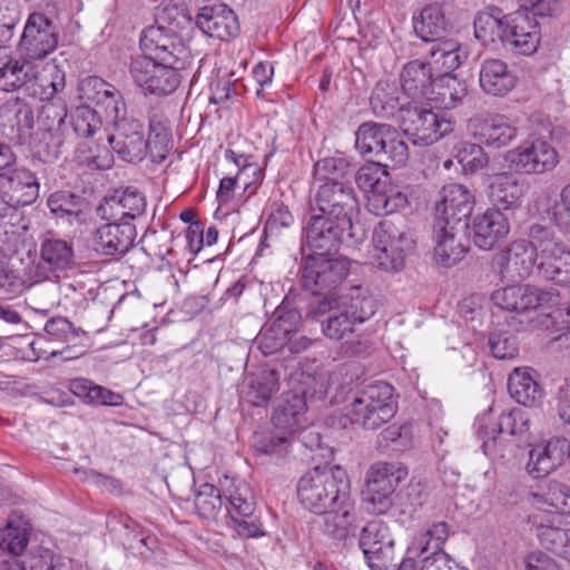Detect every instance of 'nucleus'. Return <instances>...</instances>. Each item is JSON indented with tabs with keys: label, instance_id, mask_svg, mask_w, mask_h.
<instances>
[{
	"label": "nucleus",
	"instance_id": "20e7f679",
	"mask_svg": "<svg viewBox=\"0 0 570 570\" xmlns=\"http://www.w3.org/2000/svg\"><path fill=\"white\" fill-rule=\"evenodd\" d=\"M41 87L51 89L38 115V124L43 131L41 141L47 146L48 157L57 158L62 153V147L68 139L66 125L68 109L62 99H52V96L65 88V79L57 71V76L52 79L42 78Z\"/></svg>",
	"mask_w": 570,
	"mask_h": 570
},
{
	"label": "nucleus",
	"instance_id": "412c9836",
	"mask_svg": "<svg viewBox=\"0 0 570 570\" xmlns=\"http://www.w3.org/2000/svg\"><path fill=\"white\" fill-rule=\"evenodd\" d=\"M469 129L480 144L500 149L518 135L517 127L504 115H479L469 120Z\"/></svg>",
	"mask_w": 570,
	"mask_h": 570
},
{
	"label": "nucleus",
	"instance_id": "bf43d9fd",
	"mask_svg": "<svg viewBox=\"0 0 570 570\" xmlns=\"http://www.w3.org/2000/svg\"><path fill=\"white\" fill-rule=\"evenodd\" d=\"M360 547L371 569H380V561L389 559L392 553L393 541L383 542L379 537H361Z\"/></svg>",
	"mask_w": 570,
	"mask_h": 570
},
{
	"label": "nucleus",
	"instance_id": "dca6fc26",
	"mask_svg": "<svg viewBox=\"0 0 570 570\" xmlns=\"http://www.w3.org/2000/svg\"><path fill=\"white\" fill-rule=\"evenodd\" d=\"M112 150L127 163H139L149 154L144 124L136 118L116 121L115 132L108 137Z\"/></svg>",
	"mask_w": 570,
	"mask_h": 570
},
{
	"label": "nucleus",
	"instance_id": "a878e982",
	"mask_svg": "<svg viewBox=\"0 0 570 570\" xmlns=\"http://www.w3.org/2000/svg\"><path fill=\"white\" fill-rule=\"evenodd\" d=\"M197 27L208 37L228 40L237 36L239 24L234 11L224 3L205 6L196 14Z\"/></svg>",
	"mask_w": 570,
	"mask_h": 570
},
{
	"label": "nucleus",
	"instance_id": "f257e3e1",
	"mask_svg": "<svg viewBox=\"0 0 570 570\" xmlns=\"http://www.w3.org/2000/svg\"><path fill=\"white\" fill-rule=\"evenodd\" d=\"M350 490V479L343 468L315 466L299 479L297 497L306 509L321 514L314 524L324 525V534H348Z\"/></svg>",
	"mask_w": 570,
	"mask_h": 570
},
{
	"label": "nucleus",
	"instance_id": "79ce46f5",
	"mask_svg": "<svg viewBox=\"0 0 570 570\" xmlns=\"http://www.w3.org/2000/svg\"><path fill=\"white\" fill-rule=\"evenodd\" d=\"M33 61L30 59H10L0 67V89L13 91L35 77Z\"/></svg>",
	"mask_w": 570,
	"mask_h": 570
},
{
	"label": "nucleus",
	"instance_id": "c03bdc74",
	"mask_svg": "<svg viewBox=\"0 0 570 570\" xmlns=\"http://www.w3.org/2000/svg\"><path fill=\"white\" fill-rule=\"evenodd\" d=\"M508 17L499 18L491 12H480L474 19V35L483 45L500 42L503 46Z\"/></svg>",
	"mask_w": 570,
	"mask_h": 570
},
{
	"label": "nucleus",
	"instance_id": "09e8293b",
	"mask_svg": "<svg viewBox=\"0 0 570 570\" xmlns=\"http://www.w3.org/2000/svg\"><path fill=\"white\" fill-rule=\"evenodd\" d=\"M337 303L354 324L363 323L374 314L373 299L362 296L360 288H352L350 294L340 295Z\"/></svg>",
	"mask_w": 570,
	"mask_h": 570
},
{
	"label": "nucleus",
	"instance_id": "6e6d98bb",
	"mask_svg": "<svg viewBox=\"0 0 570 570\" xmlns=\"http://www.w3.org/2000/svg\"><path fill=\"white\" fill-rule=\"evenodd\" d=\"M294 224V217L283 203L274 202L268 209L267 219L264 227L266 237H278L283 230L291 228Z\"/></svg>",
	"mask_w": 570,
	"mask_h": 570
},
{
	"label": "nucleus",
	"instance_id": "c9c22d12",
	"mask_svg": "<svg viewBox=\"0 0 570 570\" xmlns=\"http://www.w3.org/2000/svg\"><path fill=\"white\" fill-rule=\"evenodd\" d=\"M390 128L387 124L364 122L356 130L355 147L363 157L379 163L382 142Z\"/></svg>",
	"mask_w": 570,
	"mask_h": 570
},
{
	"label": "nucleus",
	"instance_id": "f704fd0d",
	"mask_svg": "<svg viewBox=\"0 0 570 570\" xmlns=\"http://www.w3.org/2000/svg\"><path fill=\"white\" fill-rule=\"evenodd\" d=\"M533 502L542 508H552L560 514H570V488L559 481H543L532 493Z\"/></svg>",
	"mask_w": 570,
	"mask_h": 570
},
{
	"label": "nucleus",
	"instance_id": "774afa93",
	"mask_svg": "<svg viewBox=\"0 0 570 570\" xmlns=\"http://www.w3.org/2000/svg\"><path fill=\"white\" fill-rule=\"evenodd\" d=\"M551 216L559 228L570 232V184L561 189L560 199L551 208Z\"/></svg>",
	"mask_w": 570,
	"mask_h": 570
},
{
	"label": "nucleus",
	"instance_id": "6e6552de",
	"mask_svg": "<svg viewBox=\"0 0 570 570\" xmlns=\"http://www.w3.org/2000/svg\"><path fill=\"white\" fill-rule=\"evenodd\" d=\"M183 65L155 60L142 55L132 58L129 72L144 95L167 96L178 88L181 80L179 69Z\"/></svg>",
	"mask_w": 570,
	"mask_h": 570
},
{
	"label": "nucleus",
	"instance_id": "ea45409f",
	"mask_svg": "<svg viewBox=\"0 0 570 570\" xmlns=\"http://www.w3.org/2000/svg\"><path fill=\"white\" fill-rule=\"evenodd\" d=\"M71 392L83 399L87 403L92 405L118 406L124 402L121 394L112 392L111 390L96 385L85 379H75L70 383Z\"/></svg>",
	"mask_w": 570,
	"mask_h": 570
},
{
	"label": "nucleus",
	"instance_id": "58836bf2",
	"mask_svg": "<svg viewBox=\"0 0 570 570\" xmlns=\"http://www.w3.org/2000/svg\"><path fill=\"white\" fill-rule=\"evenodd\" d=\"M508 391L519 404L533 406L542 397V390L525 370L515 368L508 380Z\"/></svg>",
	"mask_w": 570,
	"mask_h": 570
},
{
	"label": "nucleus",
	"instance_id": "864d4df0",
	"mask_svg": "<svg viewBox=\"0 0 570 570\" xmlns=\"http://www.w3.org/2000/svg\"><path fill=\"white\" fill-rule=\"evenodd\" d=\"M194 502L195 509L202 518H214L223 504L220 490L213 484L204 483L195 495Z\"/></svg>",
	"mask_w": 570,
	"mask_h": 570
},
{
	"label": "nucleus",
	"instance_id": "f3484780",
	"mask_svg": "<svg viewBox=\"0 0 570 570\" xmlns=\"http://www.w3.org/2000/svg\"><path fill=\"white\" fill-rule=\"evenodd\" d=\"M139 42L145 55L155 60L169 63L183 62L185 46L181 38L170 27H164L160 23L149 26L142 30Z\"/></svg>",
	"mask_w": 570,
	"mask_h": 570
},
{
	"label": "nucleus",
	"instance_id": "aec40b11",
	"mask_svg": "<svg viewBox=\"0 0 570 570\" xmlns=\"http://www.w3.org/2000/svg\"><path fill=\"white\" fill-rule=\"evenodd\" d=\"M540 42L539 24L528 11L508 16L503 48L514 53L529 56L535 52Z\"/></svg>",
	"mask_w": 570,
	"mask_h": 570
},
{
	"label": "nucleus",
	"instance_id": "4468645a",
	"mask_svg": "<svg viewBox=\"0 0 570 570\" xmlns=\"http://www.w3.org/2000/svg\"><path fill=\"white\" fill-rule=\"evenodd\" d=\"M223 495L230 504L229 528L238 534H266L258 518L253 514L255 503L249 487L245 482L233 487L223 485Z\"/></svg>",
	"mask_w": 570,
	"mask_h": 570
},
{
	"label": "nucleus",
	"instance_id": "1a4fd4ad",
	"mask_svg": "<svg viewBox=\"0 0 570 570\" xmlns=\"http://www.w3.org/2000/svg\"><path fill=\"white\" fill-rule=\"evenodd\" d=\"M348 274L345 258L307 256L305 258L301 283L304 291L312 295L336 294V289Z\"/></svg>",
	"mask_w": 570,
	"mask_h": 570
},
{
	"label": "nucleus",
	"instance_id": "c85d7f7f",
	"mask_svg": "<svg viewBox=\"0 0 570 570\" xmlns=\"http://www.w3.org/2000/svg\"><path fill=\"white\" fill-rule=\"evenodd\" d=\"M434 75L429 63L419 59L409 61L400 75L403 92L412 99H432L436 82Z\"/></svg>",
	"mask_w": 570,
	"mask_h": 570
},
{
	"label": "nucleus",
	"instance_id": "6ab92c4d",
	"mask_svg": "<svg viewBox=\"0 0 570 570\" xmlns=\"http://www.w3.org/2000/svg\"><path fill=\"white\" fill-rule=\"evenodd\" d=\"M474 196L461 184H449L441 190V200L435 205L434 224L458 226L471 216Z\"/></svg>",
	"mask_w": 570,
	"mask_h": 570
},
{
	"label": "nucleus",
	"instance_id": "b1692460",
	"mask_svg": "<svg viewBox=\"0 0 570 570\" xmlns=\"http://www.w3.org/2000/svg\"><path fill=\"white\" fill-rule=\"evenodd\" d=\"M2 200L17 208L32 204L39 196V183L32 171L17 165L0 179Z\"/></svg>",
	"mask_w": 570,
	"mask_h": 570
},
{
	"label": "nucleus",
	"instance_id": "0e129e2a",
	"mask_svg": "<svg viewBox=\"0 0 570 570\" xmlns=\"http://www.w3.org/2000/svg\"><path fill=\"white\" fill-rule=\"evenodd\" d=\"M489 346L492 355L499 360H511L519 353L517 338L508 332L492 333Z\"/></svg>",
	"mask_w": 570,
	"mask_h": 570
},
{
	"label": "nucleus",
	"instance_id": "9b49d317",
	"mask_svg": "<svg viewBox=\"0 0 570 570\" xmlns=\"http://www.w3.org/2000/svg\"><path fill=\"white\" fill-rule=\"evenodd\" d=\"M58 27L42 12L29 14L19 41V53L23 59L42 60L58 46Z\"/></svg>",
	"mask_w": 570,
	"mask_h": 570
},
{
	"label": "nucleus",
	"instance_id": "bb28decb",
	"mask_svg": "<svg viewBox=\"0 0 570 570\" xmlns=\"http://www.w3.org/2000/svg\"><path fill=\"white\" fill-rule=\"evenodd\" d=\"M473 243L480 249L490 250L510 232L508 217L500 209H488L476 215L472 224Z\"/></svg>",
	"mask_w": 570,
	"mask_h": 570
},
{
	"label": "nucleus",
	"instance_id": "7ed1b4c3",
	"mask_svg": "<svg viewBox=\"0 0 570 570\" xmlns=\"http://www.w3.org/2000/svg\"><path fill=\"white\" fill-rule=\"evenodd\" d=\"M529 237L537 249V272L548 282L570 287V249L556 237L553 230L533 224Z\"/></svg>",
	"mask_w": 570,
	"mask_h": 570
},
{
	"label": "nucleus",
	"instance_id": "7c9ffc66",
	"mask_svg": "<svg viewBox=\"0 0 570 570\" xmlns=\"http://www.w3.org/2000/svg\"><path fill=\"white\" fill-rule=\"evenodd\" d=\"M33 127L31 107L20 100L8 101L0 108V134L10 140H20Z\"/></svg>",
	"mask_w": 570,
	"mask_h": 570
},
{
	"label": "nucleus",
	"instance_id": "8fccbe9b",
	"mask_svg": "<svg viewBox=\"0 0 570 570\" xmlns=\"http://www.w3.org/2000/svg\"><path fill=\"white\" fill-rule=\"evenodd\" d=\"M47 205L57 218L67 219L69 223L78 220L81 214V198L71 193H53L49 196Z\"/></svg>",
	"mask_w": 570,
	"mask_h": 570
},
{
	"label": "nucleus",
	"instance_id": "cd10ccee",
	"mask_svg": "<svg viewBox=\"0 0 570 570\" xmlns=\"http://www.w3.org/2000/svg\"><path fill=\"white\" fill-rule=\"evenodd\" d=\"M570 451V442L566 438H552L543 445L530 451L528 469L534 478H542L562 464Z\"/></svg>",
	"mask_w": 570,
	"mask_h": 570
},
{
	"label": "nucleus",
	"instance_id": "39448f33",
	"mask_svg": "<svg viewBox=\"0 0 570 570\" xmlns=\"http://www.w3.org/2000/svg\"><path fill=\"white\" fill-rule=\"evenodd\" d=\"M396 124L414 144L432 145L453 131V121L415 102L402 105Z\"/></svg>",
	"mask_w": 570,
	"mask_h": 570
},
{
	"label": "nucleus",
	"instance_id": "4be33fe9",
	"mask_svg": "<svg viewBox=\"0 0 570 570\" xmlns=\"http://www.w3.org/2000/svg\"><path fill=\"white\" fill-rule=\"evenodd\" d=\"M146 205L142 193L134 187H126L105 197L96 212L104 220L128 222L141 216L146 210Z\"/></svg>",
	"mask_w": 570,
	"mask_h": 570
},
{
	"label": "nucleus",
	"instance_id": "de8ad7c7",
	"mask_svg": "<svg viewBox=\"0 0 570 570\" xmlns=\"http://www.w3.org/2000/svg\"><path fill=\"white\" fill-rule=\"evenodd\" d=\"M146 140L149 145L151 160L155 163L164 161L171 148V131L167 121L153 117L149 121V136Z\"/></svg>",
	"mask_w": 570,
	"mask_h": 570
},
{
	"label": "nucleus",
	"instance_id": "680f3d73",
	"mask_svg": "<svg viewBox=\"0 0 570 570\" xmlns=\"http://www.w3.org/2000/svg\"><path fill=\"white\" fill-rule=\"evenodd\" d=\"M406 203V198L401 193H394V195H387L381 190V187L368 193L367 206L376 215L392 214L399 207Z\"/></svg>",
	"mask_w": 570,
	"mask_h": 570
},
{
	"label": "nucleus",
	"instance_id": "a18cd8bd",
	"mask_svg": "<svg viewBox=\"0 0 570 570\" xmlns=\"http://www.w3.org/2000/svg\"><path fill=\"white\" fill-rule=\"evenodd\" d=\"M468 89L464 82L453 75H444L436 78L434 94L431 100H436L445 108L456 107L466 96Z\"/></svg>",
	"mask_w": 570,
	"mask_h": 570
},
{
	"label": "nucleus",
	"instance_id": "393cba45",
	"mask_svg": "<svg viewBox=\"0 0 570 570\" xmlns=\"http://www.w3.org/2000/svg\"><path fill=\"white\" fill-rule=\"evenodd\" d=\"M39 255V268H43L56 277L76 266L72 242L59 238L52 233L42 236Z\"/></svg>",
	"mask_w": 570,
	"mask_h": 570
},
{
	"label": "nucleus",
	"instance_id": "a19ab883",
	"mask_svg": "<svg viewBox=\"0 0 570 570\" xmlns=\"http://www.w3.org/2000/svg\"><path fill=\"white\" fill-rule=\"evenodd\" d=\"M278 389V373L275 370H263L250 377L245 397L250 404L261 406L266 404Z\"/></svg>",
	"mask_w": 570,
	"mask_h": 570
},
{
	"label": "nucleus",
	"instance_id": "13d9d810",
	"mask_svg": "<svg viewBox=\"0 0 570 570\" xmlns=\"http://www.w3.org/2000/svg\"><path fill=\"white\" fill-rule=\"evenodd\" d=\"M530 420L525 411L513 409L508 413H502L498 422L492 426L498 434L508 433L509 435H523L529 431Z\"/></svg>",
	"mask_w": 570,
	"mask_h": 570
},
{
	"label": "nucleus",
	"instance_id": "338daca9",
	"mask_svg": "<svg viewBox=\"0 0 570 570\" xmlns=\"http://www.w3.org/2000/svg\"><path fill=\"white\" fill-rule=\"evenodd\" d=\"M465 171L475 173L488 165L489 158L479 144H465L458 155Z\"/></svg>",
	"mask_w": 570,
	"mask_h": 570
},
{
	"label": "nucleus",
	"instance_id": "603ef678",
	"mask_svg": "<svg viewBox=\"0 0 570 570\" xmlns=\"http://www.w3.org/2000/svg\"><path fill=\"white\" fill-rule=\"evenodd\" d=\"M425 538L426 537L414 538V540H422L428 544V551L420 558H416L419 570H468L456 564L446 553L439 549V543L434 547L433 551L430 552V542L425 541Z\"/></svg>",
	"mask_w": 570,
	"mask_h": 570
},
{
	"label": "nucleus",
	"instance_id": "ddd939ff",
	"mask_svg": "<svg viewBox=\"0 0 570 570\" xmlns=\"http://www.w3.org/2000/svg\"><path fill=\"white\" fill-rule=\"evenodd\" d=\"M353 226H343L342 222L326 215H313L304 228V246L311 256H328L338 252L344 237H352Z\"/></svg>",
	"mask_w": 570,
	"mask_h": 570
},
{
	"label": "nucleus",
	"instance_id": "e433bc0d",
	"mask_svg": "<svg viewBox=\"0 0 570 570\" xmlns=\"http://www.w3.org/2000/svg\"><path fill=\"white\" fill-rule=\"evenodd\" d=\"M415 33L425 42H433L441 38L446 29V20L440 6L424 7L417 17L413 18Z\"/></svg>",
	"mask_w": 570,
	"mask_h": 570
},
{
	"label": "nucleus",
	"instance_id": "f03ea898",
	"mask_svg": "<svg viewBox=\"0 0 570 570\" xmlns=\"http://www.w3.org/2000/svg\"><path fill=\"white\" fill-rule=\"evenodd\" d=\"M393 386L386 382H375L353 393L344 416L365 430H376L389 422L396 413Z\"/></svg>",
	"mask_w": 570,
	"mask_h": 570
},
{
	"label": "nucleus",
	"instance_id": "423d86ee",
	"mask_svg": "<svg viewBox=\"0 0 570 570\" xmlns=\"http://www.w3.org/2000/svg\"><path fill=\"white\" fill-rule=\"evenodd\" d=\"M402 219H383L373 230V258L379 268L399 272L405 265V256L413 248L414 239L404 229Z\"/></svg>",
	"mask_w": 570,
	"mask_h": 570
},
{
	"label": "nucleus",
	"instance_id": "0eeeda50",
	"mask_svg": "<svg viewBox=\"0 0 570 570\" xmlns=\"http://www.w3.org/2000/svg\"><path fill=\"white\" fill-rule=\"evenodd\" d=\"M407 476V469L396 462H375L366 473L363 503L370 513L382 514L392 507L396 487Z\"/></svg>",
	"mask_w": 570,
	"mask_h": 570
},
{
	"label": "nucleus",
	"instance_id": "052dcab7",
	"mask_svg": "<svg viewBox=\"0 0 570 570\" xmlns=\"http://www.w3.org/2000/svg\"><path fill=\"white\" fill-rule=\"evenodd\" d=\"M293 442L294 435H263L255 442V451L259 454H265L276 460H281L288 454Z\"/></svg>",
	"mask_w": 570,
	"mask_h": 570
},
{
	"label": "nucleus",
	"instance_id": "f8f14e48",
	"mask_svg": "<svg viewBox=\"0 0 570 570\" xmlns=\"http://www.w3.org/2000/svg\"><path fill=\"white\" fill-rule=\"evenodd\" d=\"M315 203L321 215L342 222L343 226H353V219L360 212L356 194L342 180H327L316 193Z\"/></svg>",
	"mask_w": 570,
	"mask_h": 570
},
{
	"label": "nucleus",
	"instance_id": "69168bd1",
	"mask_svg": "<svg viewBox=\"0 0 570 570\" xmlns=\"http://www.w3.org/2000/svg\"><path fill=\"white\" fill-rule=\"evenodd\" d=\"M289 336L282 332V327L278 324L271 323L259 336V348L265 355H271L287 345Z\"/></svg>",
	"mask_w": 570,
	"mask_h": 570
},
{
	"label": "nucleus",
	"instance_id": "3c124183",
	"mask_svg": "<svg viewBox=\"0 0 570 570\" xmlns=\"http://www.w3.org/2000/svg\"><path fill=\"white\" fill-rule=\"evenodd\" d=\"M102 126L98 111L88 105L78 106L71 112L72 131L78 137L88 138L94 136Z\"/></svg>",
	"mask_w": 570,
	"mask_h": 570
},
{
	"label": "nucleus",
	"instance_id": "37998d69",
	"mask_svg": "<svg viewBox=\"0 0 570 570\" xmlns=\"http://www.w3.org/2000/svg\"><path fill=\"white\" fill-rule=\"evenodd\" d=\"M409 159V148L400 132L390 125L384 141L382 142L379 163L382 167H401Z\"/></svg>",
	"mask_w": 570,
	"mask_h": 570
},
{
	"label": "nucleus",
	"instance_id": "e2e57ef3",
	"mask_svg": "<svg viewBox=\"0 0 570 570\" xmlns=\"http://www.w3.org/2000/svg\"><path fill=\"white\" fill-rule=\"evenodd\" d=\"M350 164L341 156L326 157L314 165V174L318 180L327 181L344 177L348 171Z\"/></svg>",
	"mask_w": 570,
	"mask_h": 570
},
{
	"label": "nucleus",
	"instance_id": "72a5a7b5",
	"mask_svg": "<svg viewBox=\"0 0 570 570\" xmlns=\"http://www.w3.org/2000/svg\"><path fill=\"white\" fill-rule=\"evenodd\" d=\"M307 410L305 391L294 389L283 394L282 403L275 410L273 421L276 426L293 430L301 425Z\"/></svg>",
	"mask_w": 570,
	"mask_h": 570
},
{
	"label": "nucleus",
	"instance_id": "49530a36",
	"mask_svg": "<svg viewBox=\"0 0 570 570\" xmlns=\"http://www.w3.org/2000/svg\"><path fill=\"white\" fill-rule=\"evenodd\" d=\"M482 439V450L487 456L497 462L509 461L514 455V444L505 441L503 434H498L495 428H479Z\"/></svg>",
	"mask_w": 570,
	"mask_h": 570
},
{
	"label": "nucleus",
	"instance_id": "473e14b6",
	"mask_svg": "<svg viewBox=\"0 0 570 570\" xmlns=\"http://www.w3.org/2000/svg\"><path fill=\"white\" fill-rule=\"evenodd\" d=\"M434 259L443 267H452L465 255V247L456 238V226L434 224Z\"/></svg>",
	"mask_w": 570,
	"mask_h": 570
},
{
	"label": "nucleus",
	"instance_id": "5fc2aeb1",
	"mask_svg": "<svg viewBox=\"0 0 570 570\" xmlns=\"http://www.w3.org/2000/svg\"><path fill=\"white\" fill-rule=\"evenodd\" d=\"M354 325L337 303L334 311L322 320V332L326 337L338 341L353 333Z\"/></svg>",
	"mask_w": 570,
	"mask_h": 570
},
{
	"label": "nucleus",
	"instance_id": "4d7b16f0",
	"mask_svg": "<svg viewBox=\"0 0 570 570\" xmlns=\"http://www.w3.org/2000/svg\"><path fill=\"white\" fill-rule=\"evenodd\" d=\"M112 86L97 76L87 77L79 82V99L83 101V105L95 104L98 107L107 97V94L110 92Z\"/></svg>",
	"mask_w": 570,
	"mask_h": 570
},
{
	"label": "nucleus",
	"instance_id": "5701e85b",
	"mask_svg": "<svg viewBox=\"0 0 570 570\" xmlns=\"http://www.w3.org/2000/svg\"><path fill=\"white\" fill-rule=\"evenodd\" d=\"M94 233V249L104 256H121L126 254L135 243L136 227L129 222L106 220Z\"/></svg>",
	"mask_w": 570,
	"mask_h": 570
},
{
	"label": "nucleus",
	"instance_id": "2eb2a0df",
	"mask_svg": "<svg viewBox=\"0 0 570 570\" xmlns=\"http://www.w3.org/2000/svg\"><path fill=\"white\" fill-rule=\"evenodd\" d=\"M491 301L501 309L524 313L551 306L557 302V295L531 285H510L494 291Z\"/></svg>",
	"mask_w": 570,
	"mask_h": 570
},
{
	"label": "nucleus",
	"instance_id": "4c0bfd02",
	"mask_svg": "<svg viewBox=\"0 0 570 570\" xmlns=\"http://www.w3.org/2000/svg\"><path fill=\"white\" fill-rule=\"evenodd\" d=\"M370 105L374 115L381 118L394 117L397 119V112L401 109L399 88L394 82L381 80L374 87Z\"/></svg>",
	"mask_w": 570,
	"mask_h": 570
},
{
	"label": "nucleus",
	"instance_id": "9d476101",
	"mask_svg": "<svg viewBox=\"0 0 570 570\" xmlns=\"http://www.w3.org/2000/svg\"><path fill=\"white\" fill-rule=\"evenodd\" d=\"M537 249L532 239H517L511 242L504 249L493 254L491 258V271L501 282H519L531 275L537 268Z\"/></svg>",
	"mask_w": 570,
	"mask_h": 570
},
{
	"label": "nucleus",
	"instance_id": "a211bd4d",
	"mask_svg": "<svg viewBox=\"0 0 570 570\" xmlns=\"http://www.w3.org/2000/svg\"><path fill=\"white\" fill-rule=\"evenodd\" d=\"M508 160L528 175H540L551 171L559 163L556 148L543 139L525 142L509 151Z\"/></svg>",
	"mask_w": 570,
	"mask_h": 570
},
{
	"label": "nucleus",
	"instance_id": "2f4dec72",
	"mask_svg": "<svg viewBox=\"0 0 570 570\" xmlns=\"http://www.w3.org/2000/svg\"><path fill=\"white\" fill-rule=\"evenodd\" d=\"M480 86L484 92L503 97L517 85V76L500 59H487L480 69Z\"/></svg>",
	"mask_w": 570,
	"mask_h": 570
},
{
	"label": "nucleus",
	"instance_id": "c756f323",
	"mask_svg": "<svg viewBox=\"0 0 570 570\" xmlns=\"http://www.w3.org/2000/svg\"><path fill=\"white\" fill-rule=\"evenodd\" d=\"M527 185L523 179L512 173L497 174L489 185V198L497 207L495 209L518 208L524 194Z\"/></svg>",
	"mask_w": 570,
	"mask_h": 570
}]
</instances>
